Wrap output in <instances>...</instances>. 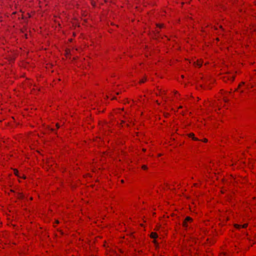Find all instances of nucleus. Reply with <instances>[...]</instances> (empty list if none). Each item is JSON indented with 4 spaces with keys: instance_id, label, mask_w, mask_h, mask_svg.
<instances>
[{
    "instance_id": "nucleus-12",
    "label": "nucleus",
    "mask_w": 256,
    "mask_h": 256,
    "mask_svg": "<svg viewBox=\"0 0 256 256\" xmlns=\"http://www.w3.org/2000/svg\"><path fill=\"white\" fill-rule=\"evenodd\" d=\"M220 28L222 30H223V29H222V26H220Z\"/></svg>"
},
{
    "instance_id": "nucleus-1",
    "label": "nucleus",
    "mask_w": 256,
    "mask_h": 256,
    "mask_svg": "<svg viewBox=\"0 0 256 256\" xmlns=\"http://www.w3.org/2000/svg\"><path fill=\"white\" fill-rule=\"evenodd\" d=\"M192 221V220L191 218H190V216L186 217V218L183 222V223H182L183 226L184 228H187L188 226V223H189V222L190 223Z\"/></svg>"
},
{
    "instance_id": "nucleus-5",
    "label": "nucleus",
    "mask_w": 256,
    "mask_h": 256,
    "mask_svg": "<svg viewBox=\"0 0 256 256\" xmlns=\"http://www.w3.org/2000/svg\"><path fill=\"white\" fill-rule=\"evenodd\" d=\"M189 136L190 138H192L194 140H199L198 138H196L194 137V134H192V133L190 134H189Z\"/></svg>"
},
{
    "instance_id": "nucleus-13",
    "label": "nucleus",
    "mask_w": 256,
    "mask_h": 256,
    "mask_svg": "<svg viewBox=\"0 0 256 256\" xmlns=\"http://www.w3.org/2000/svg\"><path fill=\"white\" fill-rule=\"evenodd\" d=\"M158 26H160V28H161V27L162 26V25H158Z\"/></svg>"
},
{
    "instance_id": "nucleus-17",
    "label": "nucleus",
    "mask_w": 256,
    "mask_h": 256,
    "mask_svg": "<svg viewBox=\"0 0 256 256\" xmlns=\"http://www.w3.org/2000/svg\"><path fill=\"white\" fill-rule=\"evenodd\" d=\"M122 182H124V180H121Z\"/></svg>"
},
{
    "instance_id": "nucleus-16",
    "label": "nucleus",
    "mask_w": 256,
    "mask_h": 256,
    "mask_svg": "<svg viewBox=\"0 0 256 256\" xmlns=\"http://www.w3.org/2000/svg\"><path fill=\"white\" fill-rule=\"evenodd\" d=\"M19 195H20V196L22 197V196H21L20 194H19Z\"/></svg>"
},
{
    "instance_id": "nucleus-15",
    "label": "nucleus",
    "mask_w": 256,
    "mask_h": 256,
    "mask_svg": "<svg viewBox=\"0 0 256 256\" xmlns=\"http://www.w3.org/2000/svg\"><path fill=\"white\" fill-rule=\"evenodd\" d=\"M56 222L57 224H58V220H56Z\"/></svg>"
},
{
    "instance_id": "nucleus-7",
    "label": "nucleus",
    "mask_w": 256,
    "mask_h": 256,
    "mask_svg": "<svg viewBox=\"0 0 256 256\" xmlns=\"http://www.w3.org/2000/svg\"><path fill=\"white\" fill-rule=\"evenodd\" d=\"M14 174L16 176H19L18 175V171L16 170H14Z\"/></svg>"
},
{
    "instance_id": "nucleus-8",
    "label": "nucleus",
    "mask_w": 256,
    "mask_h": 256,
    "mask_svg": "<svg viewBox=\"0 0 256 256\" xmlns=\"http://www.w3.org/2000/svg\"><path fill=\"white\" fill-rule=\"evenodd\" d=\"M142 168L144 169V170H146L147 168V167L145 165H144L142 166Z\"/></svg>"
},
{
    "instance_id": "nucleus-4",
    "label": "nucleus",
    "mask_w": 256,
    "mask_h": 256,
    "mask_svg": "<svg viewBox=\"0 0 256 256\" xmlns=\"http://www.w3.org/2000/svg\"><path fill=\"white\" fill-rule=\"evenodd\" d=\"M150 236L152 238L155 240L158 237V234L156 232H152L150 234Z\"/></svg>"
},
{
    "instance_id": "nucleus-9",
    "label": "nucleus",
    "mask_w": 256,
    "mask_h": 256,
    "mask_svg": "<svg viewBox=\"0 0 256 256\" xmlns=\"http://www.w3.org/2000/svg\"><path fill=\"white\" fill-rule=\"evenodd\" d=\"M203 141H204V142H208V140H207V139H206V138H204V139Z\"/></svg>"
},
{
    "instance_id": "nucleus-6",
    "label": "nucleus",
    "mask_w": 256,
    "mask_h": 256,
    "mask_svg": "<svg viewBox=\"0 0 256 256\" xmlns=\"http://www.w3.org/2000/svg\"><path fill=\"white\" fill-rule=\"evenodd\" d=\"M146 80V78H144L142 79L140 81V83H143Z\"/></svg>"
},
{
    "instance_id": "nucleus-11",
    "label": "nucleus",
    "mask_w": 256,
    "mask_h": 256,
    "mask_svg": "<svg viewBox=\"0 0 256 256\" xmlns=\"http://www.w3.org/2000/svg\"><path fill=\"white\" fill-rule=\"evenodd\" d=\"M160 93H161L162 94H164V91H162V92H160Z\"/></svg>"
},
{
    "instance_id": "nucleus-3",
    "label": "nucleus",
    "mask_w": 256,
    "mask_h": 256,
    "mask_svg": "<svg viewBox=\"0 0 256 256\" xmlns=\"http://www.w3.org/2000/svg\"><path fill=\"white\" fill-rule=\"evenodd\" d=\"M247 226V224H244L243 225H240V224H235V227L236 228H244Z\"/></svg>"
},
{
    "instance_id": "nucleus-14",
    "label": "nucleus",
    "mask_w": 256,
    "mask_h": 256,
    "mask_svg": "<svg viewBox=\"0 0 256 256\" xmlns=\"http://www.w3.org/2000/svg\"><path fill=\"white\" fill-rule=\"evenodd\" d=\"M56 126H57V128H59V126L58 124H56Z\"/></svg>"
},
{
    "instance_id": "nucleus-2",
    "label": "nucleus",
    "mask_w": 256,
    "mask_h": 256,
    "mask_svg": "<svg viewBox=\"0 0 256 256\" xmlns=\"http://www.w3.org/2000/svg\"><path fill=\"white\" fill-rule=\"evenodd\" d=\"M194 64L196 66L200 67L202 64L201 60H198L196 62H194Z\"/></svg>"
},
{
    "instance_id": "nucleus-10",
    "label": "nucleus",
    "mask_w": 256,
    "mask_h": 256,
    "mask_svg": "<svg viewBox=\"0 0 256 256\" xmlns=\"http://www.w3.org/2000/svg\"><path fill=\"white\" fill-rule=\"evenodd\" d=\"M234 76H231L232 80H234Z\"/></svg>"
}]
</instances>
